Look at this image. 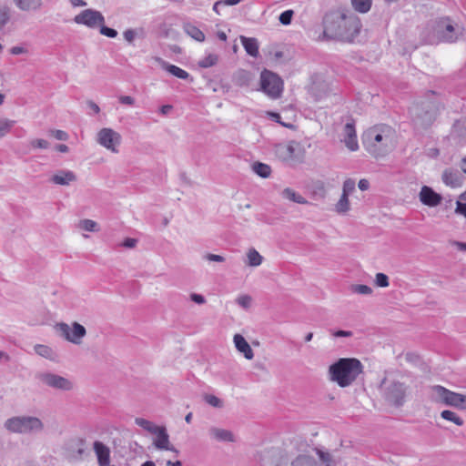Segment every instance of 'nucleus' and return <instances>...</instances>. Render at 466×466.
<instances>
[{
	"instance_id": "nucleus-1",
	"label": "nucleus",
	"mask_w": 466,
	"mask_h": 466,
	"mask_svg": "<svg viewBox=\"0 0 466 466\" xmlns=\"http://www.w3.org/2000/svg\"><path fill=\"white\" fill-rule=\"evenodd\" d=\"M366 150L375 158L385 157L397 143L394 127L387 124H378L367 129L362 135Z\"/></svg>"
},
{
	"instance_id": "nucleus-2",
	"label": "nucleus",
	"mask_w": 466,
	"mask_h": 466,
	"mask_svg": "<svg viewBox=\"0 0 466 466\" xmlns=\"http://www.w3.org/2000/svg\"><path fill=\"white\" fill-rule=\"evenodd\" d=\"M363 371L361 362L354 358L339 359L329 369L330 380L345 388L352 384Z\"/></svg>"
},
{
	"instance_id": "nucleus-3",
	"label": "nucleus",
	"mask_w": 466,
	"mask_h": 466,
	"mask_svg": "<svg viewBox=\"0 0 466 466\" xmlns=\"http://www.w3.org/2000/svg\"><path fill=\"white\" fill-rule=\"evenodd\" d=\"M336 23L338 29L335 34L347 41H352L356 37L361 28L360 19L353 15L336 14L326 17L325 23Z\"/></svg>"
},
{
	"instance_id": "nucleus-4",
	"label": "nucleus",
	"mask_w": 466,
	"mask_h": 466,
	"mask_svg": "<svg viewBox=\"0 0 466 466\" xmlns=\"http://www.w3.org/2000/svg\"><path fill=\"white\" fill-rule=\"evenodd\" d=\"M432 398L436 402L455 407L457 409H466V396L446 389L441 385H434L431 388Z\"/></svg>"
},
{
	"instance_id": "nucleus-5",
	"label": "nucleus",
	"mask_w": 466,
	"mask_h": 466,
	"mask_svg": "<svg viewBox=\"0 0 466 466\" xmlns=\"http://www.w3.org/2000/svg\"><path fill=\"white\" fill-rule=\"evenodd\" d=\"M304 147L295 141L276 147V154L280 160L289 164L301 163L305 158Z\"/></svg>"
},
{
	"instance_id": "nucleus-6",
	"label": "nucleus",
	"mask_w": 466,
	"mask_h": 466,
	"mask_svg": "<svg viewBox=\"0 0 466 466\" xmlns=\"http://www.w3.org/2000/svg\"><path fill=\"white\" fill-rule=\"evenodd\" d=\"M5 428L15 433H27L43 429L42 421L35 417H13L5 421Z\"/></svg>"
},
{
	"instance_id": "nucleus-7",
	"label": "nucleus",
	"mask_w": 466,
	"mask_h": 466,
	"mask_svg": "<svg viewBox=\"0 0 466 466\" xmlns=\"http://www.w3.org/2000/svg\"><path fill=\"white\" fill-rule=\"evenodd\" d=\"M260 84L262 90L270 97L278 98L280 96L283 90V82L278 75L264 70L261 73Z\"/></svg>"
},
{
	"instance_id": "nucleus-8",
	"label": "nucleus",
	"mask_w": 466,
	"mask_h": 466,
	"mask_svg": "<svg viewBox=\"0 0 466 466\" xmlns=\"http://www.w3.org/2000/svg\"><path fill=\"white\" fill-rule=\"evenodd\" d=\"M98 143L106 149L117 153V147L121 142V136L111 128H102L97 134Z\"/></svg>"
},
{
	"instance_id": "nucleus-9",
	"label": "nucleus",
	"mask_w": 466,
	"mask_h": 466,
	"mask_svg": "<svg viewBox=\"0 0 466 466\" xmlns=\"http://www.w3.org/2000/svg\"><path fill=\"white\" fill-rule=\"evenodd\" d=\"M74 21L78 25H85L90 28L99 27L104 25L105 18L103 15L93 9H86L75 16Z\"/></svg>"
},
{
	"instance_id": "nucleus-10",
	"label": "nucleus",
	"mask_w": 466,
	"mask_h": 466,
	"mask_svg": "<svg viewBox=\"0 0 466 466\" xmlns=\"http://www.w3.org/2000/svg\"><path fill=\"white\" fill-rule=\"evenodd\" d=\"M59 329L65 338L76 344L80 343L81 339L86 335V329L79 323L75 322L73 327H69L66 323L59 325Z\"/></svg>"
},
{
	"instance_id": "nucleus-11",
	"label": "nucleus",
	"mask_w": 466,
	"mask_h": 466,
	"mask_svg": "<svg viewBox=\"0 0 466 466\" xmlns=\"http://www.w3.org/2000/svg\"><path fill=\"white\" fill-rule=\"evenodd\" d=\"M407 386L400 381H394L388 390V397L395 406H401L405 401Z\"/></svg>"
},
{
	"instance_id": "nucleus-12",
	"label": "nucleus",
	"mask_w": 466,
	"mask_h": 466,
	"mask_svg": "<svg viewBox=\"0 0 466 466\" xmlns=\"http://www.w3.org/2000/svg\"><path fill=\"white\" fill-rule=\"evenodd\" d=\"M41 380L47 386L58 390H69L73 387L71 381L67 379L52 373L43 374Z\"/></svg>"
},
{
	"instance_id": "nucleus-13",
	"label": "nucleus",
	"mask_w": 466,
	"mask_h": 466,
	"mask_svg": "<svg viewBox=\"0 0 466 466\" xmlns=\"http://www.w3.org/2000/svg\"><path fill=\"white\" fill-rule=\"evenodd\" d=\"M441 196L436 193L431 187L423 186L420 192V200L428 207H436L441 202Z\"/></svg>"
},
{
	"instance_id": "nucleus-14",
	"label": "nucleus",
	"mask_w": 466,
	"mask_h": 466,
	"mask_svg": "<svg viewBox=\"0 0 466 466\" xmlns=\"http://www.w3.org/2000/svg\"><path fill=\"white\" fill-rule=\"evenodd\" d=\"M438 110L435 106H432L429 110L420 111L416 116V125L421 128H427L431 127L436 120Z\"/></svg>"
},
{
	"instance_id": "nucleus-15",
	"label": "nucleus",
	"mask_w": 466,
	"mask_h": 466,
	"mask_svg": "<svg viewBox=\"0 0 466 466\" xmlns=\"http://www.w3.org/2000/svg\"><path fill=\"white\" fill-rule=\"evenodd\" d=\"M153 434L156 435L154 445L157 449L177 451L175 448L170 444L169 436L167 433L165 427L159 426Z\"/></svg>"
},
{
	"instance_id": "nucleus-16",
	"label": "nucleus",
	"mask_w": 466,
	"mask_h": 466,
	"mask_svg": "<svg viewBox=\"0 0 466 466\" xmlns=\"http://www.w3.org/2000/svg\"><path fill=\"white\" fill-rule=\"evenodd\" d=\"M346 147L350 151H357L359 149V143L354 123H347L344 127V139Z\"/></svg>"
},
{
	"instance_id": "nucleus-17",
	"label": "nucleus",
	"mask_w": 466,
	"mask_h": 466,
	"mask_svg": "<svg viewBox=\"0 0 466 466\" xmlns=\"http://www.w3.org/2000/svg\"><path fill=\"white\" fill-rule=\"evenodd\" d=\"M94 451L97 457L99 466H108L110 462V451L107 446L100 441H95Z\"/></svg>"
},
{
	"instance_id": "nucleus-18",
	"label": "nucleus",
	"mask_w": 466,
	"mask_h": 466,
	"mask_svg": "<svg viewBox=\"0 0 466 466\" xmlns=\"http://www.w3.org/2000/svg\"><path fill=\"white\" fill-rule=\"evenodd\" d=\"M234 343L237 350L241 352L247 360H252L254 357L253 350L245 338L240 334L234 336Z\"/></svg>"
},
{
	"instance_id": "nucleus-19",
	"label": "nucleus",
	"mask_w": 466,
	"mask_h": 466,
	"mask_svg": "<svg viewBox=\"0 0 466 466\" xmlns=\"http://www.w3.org/2000/svg\"><path fill=\"white\" fill-rule=\"evenodd\" d=\"M240 42L247 52L252 57H258L259 55V45L255 37L240 36Z\"/></svg>"
},
{
	"instance_id": "nucleus-20",
	"label": "nucleus",
	"mask_w": 466,
	"mask_h": 466,
	"mask_svg": "<svg viewBox=\"0 0 466 466\" xmlns=\"http://www.w3.org/2000/svg\"><path fill=\"white\" fill-rule=\"evenodd\" d=\"M76 178V175L72 171L61 170L52 177V181L57 185H69Z\"/></svg>"
},
{
	"instance_id": "nucleus-21",
	"label": "nucleus",
	"mask_w": 466,
	"mask_h": 466,
	"mask_svg": "<svg viewBox=\"0 0 466 466\" xmlns=\"http://www.w3.org/2000/svg\"><path fill=\"white\" fill-rule=\"evenodd\" d=\"M17 8L22 11H35L42 5V0H13Z\"/></svg>"
},
{
	"instance_id": "nucleus-22",
	"label": "nucleus",
	"mask_w": 466,
	"mask_h": 466,
	"mask_svg": "<svg viewBox=\"0 0 466 466\" xmlns=\"http://www.w3.org/2000/svg\"><path fill=\"white\" fill-rule=\"evenodd\" d=\"M442 180L447 186H451V187H457L462 184L461 178L457 172L451 170H445L443 172Z\"/></svg>"
},
{
	"instance_id": "nucleus-23",
	"label": "nucleus",
	"mask_w": 466,
	"mask_h": 466,
	"mask_svg": "<svg viewBox=\"0 0 466 466\" xmlns=\"http://www.w3.org/2000/svg\"><path fill=\"white\" fill-rule=\"evenodd\" d=\"M210 433L218 441H234L232 432L229 431H227V430L213 428V429H211Z\"/></svg>"
},
{
	"instance_id": "nucleus-24",
	"label": "nucleus",
	"mask_w": 466,
	"mask_h": 466,
	"mask_svg": "<svg viewBox=\"0 0 466 466\" xmlns=\"http://www.w3.org/2000/svg\"><path fill=\"white\" fill-rule=\"evenodd\" d=\"M186 33L198 42L205 41V34L196 25L187 24L185 25Z\"/></svg>"
},
{
	"instance_id": "nucleus-25",
	"label": "nucleus",
	"mask_w": 466,
	"mask_h": 466,
	"mask_svg": "<svg viewBox=\"0 0 466 466\" xmlns=\"http://www.w3.org/2000/svg\"><path fill=\"white\" fill-rule=\"evenodd\" d=\"M351 5L354 10L365 14L370 10L372 0H351Z\"/></svg>"
},
{
	"instance_id": "nucleus-26",
	"label": "nucleus",
	"mask_w": 466,
	"mask_h": 466,
	"mask_svg": "<svg viewBox=\"0 0 466 466\" xmlns=\"http://www.w3.org/2000/svg\"><path fill=\"white\" fill-rule=\"evenodd\" d=\"M441 38L445 42H455L457 40V36L454 34V27L451 24H447L445 29L441 33Z\"/></svg>"
},
{
	"instance_id": "nucleus-27",
	"label": "nucleus",
	"mask_w": 466,
	"mask_h": 466,
	"mask_svg": "<svg viewBox=\"0 0 466 466\" xmlns=\"http://www.w3.org/2000/svg\"><path fill=\"white\" fill-rule=\"evenodd\" d=\"M441 416L442 419L451 421L458 426H461L463 424V420L454 411L445 410L441 411Z\"/></svg>"
},
{
	"instance_id": "nucleus-28",
	"label": "nucleus",
	"mask_w": 466,
	"mask_h": 466,
	"mask_svg": "<svg viewBox=\"0 0 466 466\" xmlns=\"http://www.w3.org/2000/svg\"><path fill=\"white\" fill-rule=\"evenodd\" d=\"M247 256L248 266L257 267L262 263L263 258L261 255L254 248L249 249Z\"/></svg>"
},
{
	"instance_id": "nucleus-29",
	"label": "nucleus",
	"mask_w": 466,
	"mask_h": 466,
	"mask_svg": "<svg viewBox=\"0 0 466 466\" xmlns=\"http://www.w3.org/2000/svg\"><path fill=\"white\" fill-rule=\"evenodd\" d=\"M253 170L261 177H268L271 173L270 167L260 162H257L253 165Z\"/></svg>"
},
{
	"instance_id": "nucleus-30",
	"label": "nucleus",
	"mask_w": 466,
	"mask_h": 466,
	"mask_svg": "<svg viewBox=\"0 0 466 466\" xmlns=\"http://www.w3.org/2000/svg\"><path fill=\"white\" fill-rule=\"evenodd\" d=\"M218 61V56L216 54H208L198 62V66L203 68H208L215 66Z\"/></svg>"
},
{
	"instance_id": "nucleus-31",
	"label": "nucleus",
	"mask_w": 466,
	"mask_h": 466,
	"mask_svg": "<svg viewBox=\"0 0 466 466\" xmlns=\"http://www.w3.org/2000/svg\"><path fill=\"white\" fill-rule=\"evenodd\" d=\"M135 422L137 425L140 426L141 428H143L144 430H146L147 431L150 432V433H154V431L156 430H157V428L159 426L154 424L153 422L146 420V419H143V418H137L135 420Z\"/></svg>"
},
{
	"instance_id": "nucleus-32",
	"label": "nucleus",
	"mask_w": 466,
	"mask_h": 466,
	"mask_svg": "<svg viewBox=\"0 0 466 466\" xmlns=\"http://www.w3.org/2000/svg\"><path fill=\"white\" fill-rule=\"evenodd\" d=\"M166 68L170 74L177 76V78L187 79L189 76V74L186 70H184L175 65H168V66H167Z\"/></svg>"
},
{
	"instance_id": "nucleus-33",
	"label": "nucleus",
	"mask_w": 466,
	"mask_h": 466,
	"mask_svg": "<svg viewBox=\"0 0 466 466\" xmlns=\"http://www.w3.org/2000/svg\"><path fill=\"white\" fill-rule=\"evenodd\" d=\"M283 196L286 198H288L291 201L299 203V204L307 203L306 199L303 197H301L300 195H298L294 190H292L290 188L284 189Z\"/></svg>"
},
{
	"instance_id": "nucleus-34",
	"label": "nucleus",
	"mask_w": 466,
	"mask_h": 466,
	"mask_svg": "<svg viewBox=\"0 0 466 466\" xmlns=\"http://www.w3.org/2000/svg\"><path fill=\"white\" fill-rule=\"evenodd\" d=\"M314 460L310 456L299 455L293 461L291 466H313Z\"/></svg>"
},
{
	"instance_id": "nucleus-35",
	"label": "nucleus",
	"mask_w": 466,
	"mask_h": 466,
	"mask_svg": "<svg viewBox=\"0 0 466 466\" xmlns=\"http://www.w3.org/2000/svg\"><path fill=\"white\" fill-rule=\"evenodd\" d=\"M350 209L349 196L342 194L339 200L336 204V211L338 213H345Z\"/></svg>"
},
{
	"instance_id": "nucleus-36",
	"label": "nucleus",
	"mask_w": 466,
	"mask_h": 466,
	"mask_svg": "<svg viewBox=\"0 0 466 466\" xmlns=\"http://www.w3.org/2000/svg\"><path fill=\"white\" fill-rule=\"evenodd\" d=\"M267 115L277 123L289 129H295V126L291 122H284L281 120V116L279 113L268 111Z\"/></svg>"
},
{
	"instance_id": "nucleus-37",
	"label": "nucleus",
	"mask_w": 466,
	"mask_h": 466,
	"mask_svg": "<svg viewBox=\"0 0 466 466\" xmlns=\"http://www.w3.org/2000/svg\"><path fill=\"white\" fill-rule=\"evenodd\" d=\"M79 228L86 231H96L97 224L91 219H83L79 222Z\"/></svg>"
},
{
	"instance_id": "nucleus-38",
	"label": "nucleus",
	"mask_w": 466,
	"mask_h": 466,
	"mask_svg": "<svg viewBox=\"0 0 466 466\" xmlns=\"http://www.w3.org/2000/svg\"><path fill=\"white\" fill-rule=\"evenodd\" d=\"M14 125V121L11 120H1L0 121V137L5 136L10 132L12 127Z\"/></svg>"
},
{
	"instance_id": "nucleus-39",
	"label": "nucleus",
	"mask_w": 466,
	"mask_h": 466,
	"mask_svg": "<svg viewBox=\"0 0 466 466\" xmlns=\"http://www.w3.org/2000/svg\"><path fill=\"white\" fill-rule=\"evenodd\" d=\"M375 283L378 287L386 288L389 286V278L384 273H377L375 276Z\"/></svg>"
},
{
	"instance_id": "nucleus-40",
	"label": "nucleus",
	"mask_w": 466,
	"mask_h": 466,
	"mask_svg": "<svg viewBox=\"0 0 466 466\" xmlns=\"http://www.w3.org/2000/svg\"><path fill=\"white\" fill-rule=\"evenodd\" d=\"M351 289L353 292L358 293V294H362V295H369L372 292V289L370 287H369L367 285H362V284L354 285L351 287Z\"/></svg>"
},
{
	"instance_id": "nucleus-41",
	"label": "nucleus",
	"mask_w": 466,
	"mask_h": 466,
	"mask_svg": "<svg viewBox=\"0 0 466 466\" xmlns=\"http://www.w3.org/2000/svg\"><path fill=\"white\" fill-rule=\"evenodd\" d=\"M292 16H293V11L286 10L280 14L279 22L285 25H289L291 22Z\"/></svg>"
},
{
	"instance_id": "nucleus-42",
	"label": "nucleus",
	"mask_w": 466,
	"mask_h": 466,
	"mask_svg": "<svg viewBox=\"0 0 466 466\" xmlns=\"http://www.w3.org/2000/svg\"><path fill=\"white\" fill-rule=\"evenodd\" d=\"M355 189V181L352 179H347L345 180L343 184V191L342 194H345L346 196H349L350 192H352Z\"/></svg>"
},
{
	"instance_id": "nucleus-43",
	"label": "nucleus",
	"mask_w": 466,
	"mask_h": 466,
	"mask_svg": "<svg viewBox=\"0 0 466 466\" xmlns=\"http://www.w3.org/2000/svg\"><path fill=\"white\" fill-rule=\"evenodd\" d=\"M8 20L9 9L7 7L0 9V29L7 23Z\"/></svg>"
},
{
	"instance_id": "nucleus-44",
	"label": "nucleus",
	"mask_w": 466,
	"mask_h": 466,
	"mask_svg": "<svg viewBox=\"0 0 466 466\" xmlns=\"http://www.w3.org/2000/svg\"><path fill=\"white\" fill-rule=\"evenodd\" d=\"M99 27H100V33L107 37L113 38L117 35V32L113 28L106 27L104 25H99Z\"/></svg>"
},
{
	"instance_id": "nucleus-45",
	"label": "nucleus",
	"mask_w": 466,
	"mask_h": 466,
	"mask_svg": "<svg viewBox=\"0 0 466 466\" xmlns=\"http://www.w3.org/2000/svg\"><path fill=\"white\" fill-rule=\"evenodd\" d=\"M205 400L213 407H220L221 406V400L214 396V395H206Z\"/></svg>"
},
{
	"instance_id": "nucleus-46",
	"label": "nucleus",
	"mask_w": 466,
	"mask_h": 466,
	"mask_svg": "<svg viewBox=\"0 0 466 466\" xmlns=\"http://www.w3.org/2000/svg\"><path fill=\"white\" fill-rule=\"evenodd\" d=\"M49 143L45 139H35L31 141V146L34 148H47Z\"/></svg>"
},
{
	"instance_id": "nucleus-47",
	"label": "nucleus",
	"mask_w": 466,
	"mask_h": 466,
	"mask_svg": "<svg viewBox=\"0 0 466 466\" xmlns=\"http://www.w3.org/2000/svg\"><path fill=\"white\" fill-rule=\"evenodd\" d=\"M52 136L57 140H67L68 135L63 130H53L51 131Z\"/></svg>"
},
{
	"instance_id": "nucleus-48",
	"label": "nucleus",
	"mask_w": 466,
	"mask_h": 466,
	"mask_svg": "<svg viewBox=\"0 0 466 466\" xmlns=\"http://www.w3.org/2000/svg\"><path fill=\"white\" fill-rule=\"evenodd\" d=\"M250 302H251V298L248 295L240 296L238 299V303L244 308H248L250 305Z\"/></svg>"
},
{
	"instance_id": "nucleus-49",
	"label": "nucleus",
	"mask_w": 466,
	"mask_h": 466,
	"mask_svg": "<svg viewBox=\"0 0 466 466\" xmlns=\"http://www.w3.org/2000/svg\"><path fill=\"white\" fill-rule=\"evenodd\" d=\"M35 351L41 356L47 357L50 353V349L44 345H37L35 347Z\"/></svg>"
},
{
	"instance_id": "nucleus-50",
	"label": "nucleus",
	"mask_w": 466,
	"mask_h": 466,
	"mask_svg": "<svg viewBox=\"0 0 466 466\" xmlns=\"http://www.w3.org/2000/svg\"><path fill=\"white\" fill-rule=\"evenodd\" d=\"M119 101H120V103L128 105V106L134 105V102H135L134 98L129 96H121L119 97Z\"/></svg>"
},
{
	"instance_id": "nucleus-51",
	"label": "nucleus",
	"mask_w": 466,
	"mask_h": 466,
	"mask_svg": "<svg viewBox=\"0 0 466 466\" xmlns=\"http://www.w3.org/2000/svg\"><path fill=\"white\" fill-rule=\"evenodd\" d=\"M190 298H191L192 301H194L195 303H198V304L205 303V299L202 295L193 293V294H191Z\"/></svg>"
},
{
	"instance_id": "nucleus-52",
	"label": "nucleus",
	"mask_w": 466,
	"mask_h": 466,
	"mask_svg": "<svg viewBox=\"0 0 466 466\" xmlns=\"http://www.w3.org/2000/svg\"><path fill=\"white\" fill-rule=\"evenodd\" d=\"M456 212L463 215L466 218V203L457 202Z\"/></svg>"
},
{
	"instance_id": "nucleus-53",
	"label": "nucleus",
	"mask_w": 466,
	"mask_h": 466,
	"mask_svg": "<svg viewBox=\"0 0 466 466\" xmlns=\"http://www.w3.org/2000/svg\"><path fill=\"white\" fill-rule=\"evenodd\" d=\"M135 32L133 30H127L125 33H124V36H125V39L127 41H128L129 43H131L134 38H135Z\"/></svg>"
},
{
	"instance_id": "nucleus-54",
	"label": "nucleus",
	"mask_w": 466,
	"mask_h": 466,
	"mask_svg": "<svg viewBox=\"0 0 466 466\" xmlns=\"http://www.w3.org/2000/svg\"><path fill=\"white\" fill-rule=\"evenodd\" d=\"M208 259L210 260V261H217V262H222L224 261V258L219 256V255H215V254H208L207 256Z\"/></svg>"
},
{
	"instance_id": "nucleus-55",
	"label": "nucleus",
	"mask_w": 466,
	"mask_h": 466,
	"mask_svg": "<svg viewBox=\"0 0 466 466\" xmlns=\"http://www.w3.org/2000/svg\"><path fill=\"white\" fill-rule=\"evenodd\" d=\"M137 240L135 238H127L123 242V246L126 248H134L136 246Z\"/></svg>"
},
{
	"instance_id": "nucleus-56",
	"label": "nucleus",
	"mask_w": 466,
	"mask_h": 466,
	"mask_svg": "<svg viewBox=\"0 0 466 466\" xmlns=\"http://www.w3.org/2000/svg\"><path fill=\"white\" fill-rule=\"evenodd\" d=\"M370 183L367 179H360L359 182V187L361 190H367L369 188Z\"/></svg>"
},
{
	"instance_id": "nucleus-57",
	"label": "nucleus",
	"mask_w": 466,
	"mask_h": 466,
	"mask_svg": "<svg viewBox=\"0 0 466 466\" xmlns=\"http://www.w3.org/2000/svg\"><path fill=\"white\" fill-rule=\"evenodd\" d=\"M88 106L96 114H98L100 112L99 106L93 101H89Z\"/></svg>"
},
{
	"instance_id": "nucleus-58",
	"label": "nucleus",
	"mask_w": 466,
	"mask_h": 466,
	"mask_svg": "<svg viewBox=\"0 0 466 466\" xmlns=\"http://www.w3.org/2000/svg\"><path fill=\"white\" fill-rule=\"evenodd\" d=\"M318 453H319V458H320L321 461H329L330 455L329 453H325V452L320 451Z\"/></svg>"
},
{
	"instance_id": "nucleus-59",
	"label": "nucleus",
	"mask_w": 466,
	"mask_h": 466,
	"mask_svg": "<svg viewBox=\"0 0 466 466\" xmlns=\"http://www.w3.org/2000/svg\"><path fill=\"white\" fill-rule=\"evenodd\" d=\"M222 5H238L240 0H221Z\"/></svg>"
},
{
	"instance_id": "nucleus-60",
	"label": "nucleus",
	"mask_w": 466,
	"mask_h": 466,
	"mask_svg": "<svg viewBox=\"0 0 466 466\" xmlns=\"http://www.w3.org/2000/svg\"><path fill=\"white\" fill-rule=\"evenodd\" d=\"M56 150L61 153H66L68 152V147L65 144H60L56 146Z\"/></svg>"
},
{
	"instance_id": "nucleus-61",
	"label": "nucleus",
	"mask_w": 466,
	"mask_h": 466,
	"mask_svg": "<svg viewBox=\"0 0 466 466\" xmlns=\"http://www.w3.org/2000/svg\"><path fill=\"white\" fill-rule=\"evenodd\" d=\"M24 48L23 47H20V46H14L12 49H11V53L13 55H19V54H22L24 53Z\"/></svg>"
},
{
	"instance_id": "nucleus-62",
	"label": "nucleus",
	"mask_w": 466,
	"mask_h": 466,
	"mask_svg": "<svg viewBox=\"0 0 466 466\" xmlns=\"http://www.w3.org/2000/svg\"><path fill=\"white\" fill-rule=\"evenodd\" d=\"M351 335L350 331L339 330L335 333L336 337H349Z\"/></svg>"
},
{
	"instance_id": "nucleus-63",
	"label": "nucleus",
	"mask_w": 466,
	"mask_h": 466,
	"mask_svg": "<svg viewBox=\"0 0 466 466\" xmlns=\"http://www.w3.org/2000/svg\"><path fill=\"white\" fill-rule=\"evenodd\" d=\"M217 36L218 37V39L224 42L227 41L228 38L226 33L223 31H218Z\"/></svg>"
},
{
	"instance_id": "nucleus-64",
	"label": "nucleus",
	"mask_w": 466,
	"mask_h": 466,
	"mask_svg": "<svg viewBox=\"0 0 466 466\" xmlns=\"http://www.w3.org/2000/svg\"><path fill=\"white\" fill-rule=\"evenodd\" d=\"M167 466H181V462L179 461H177L175 462H173L171 461H167Z\"/></svg>"
}]
</instances>
